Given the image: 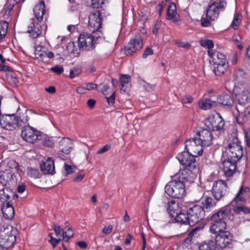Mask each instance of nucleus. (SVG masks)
I'll return each mask as SVG.
<instances>
[{
    "instance_id": "f257e3e1",
    "label": "nucleus",
    "mask_w": 250,
    "mask_h": 250,
    "mask_svg": "<svg viewBox=\"0 0 250 250\" xmlns=\"http://www.w3.org/2000/svg\"><path fill=\"white\" fill-rule=\"evenodd\" d=\"M238 138H235L233 142L229 144L223 153L222 159L232 160L238 162L243 155V148Z\"/></svg>"
},
{
    "instance_id": "f03ea898",
    "label": "nucleus",
    "mask_w": 250,
    "mask_h": 250,
    "mask_svg": "<svg viewBox=\"0 0 250 250\" xmlns=\"http://www.w3.org/2000/svg\"><path fill=\"white\" fill-rule=\"evenodd\" d=\"M16 229L11 226L1 228L0 229V250L8 249L13 245L16 240Z\"/></svg>"
},
{
    "instance_id": "7ed1b4c3",
    "label": "nucleus",
    "mask_w": 250,
    "mask_h": 250,
    "mask_svg": "<svg viewBox=\"0 0 250 250\" xmlns=\"http://www.w3.org/2000/svg\"><path fill=\"white\" fill-rule=\"evenodd\" d=\"M165 192L168 195L174 198H181L185 193V185L182 182L174 178L165 186Z\"/></svg>"
},
{
    "instance_id": "20e7f679",
    "label": "nucleus",
    "mask_w": 250,
    "mask_h": 250,
    "mask_svg": "<svg viewBox=\"0 0 250 250\" xmlns=\"http://www.w3.org/2000/svg\"><path fill=\"white\" fill-rule=\"evenodd\" d=\"M105 16V10L104 9L93 11L89 15L88 28L95 33L101 27L104 17Z\"/></svg>"
},
{
    "instance_id": "39448f33",
    "label": "nucleus",
    "mask_w": 250,
    "mask_h": 250,
    "mask_svg": "<svg viewBox=\"0 0 250 250\" xmlns=\"http://www.w3.org/2000/svg\"><path fill=\"white\" fill-rule=\"evenodd\" d=\"M95 33L90 34L83 33L81 34L78 38V43L80 49L84 50H92L95 48L96 39L100 36L96 37Z\"/></svg>"
},
{
    "instance_id": "423d86ee",
    "label": "nucleus",
    "mask_w": 250,
    "mask_h": 250,
    "mask_svg": "<svg viewBox=\"0 0 250 250\" xmlns=\"http://www.w3.org/2000/svg\"><path fill=\"white\" fill-rule=\"evenodd\" d=\"M211 192L216 201H220L229 193V188L225 181H215L213 182Z\"/></svg>"
},
{
    "instance_id": "0eeeda50",
    "label": "nucleus",
    "mask_w": 250,
    "mask_h": 250,
    "mask_svg": "<svg viewBox=\"0 0 250 250\" xmlns=\"http://www.w3.org/2000/svg\"><path fill=\"white\" fill-rule=\"evenodd\" d=\"M21 136L24 141L30 144H34L42 138L41 132L29 125L22 128Z\"/></svg>"
},
{
    "instance_id": "6e6552de",
    "label": "nucleus",
    "mask_w": 250,
    "mask_h": 250,
    "mask_svg": "<svg viewBox=\"0 0 250 250\" xmlns=\"http://www.w3.org/2000/svg\"><path fill=\"white\" fill-rule=\"evenodd\" d=\"M185 144L186 151L193 156L198 157L203 154L204 146L195 137L186 140Z\"/></svg>"
},
{
    "instance_id": "1a4fd4ad",
    "label": "nucleus",
    "mask_w": 250,
    "mask_h": 250,
    "mask_svg": "<svg viewBox=\"0 0 250 250\" xmlns=\"http://www.w3.org/2000/svg\"><path fill=\"white\" fill-rule=\"evenodd\" d=\"M0 125L4 129L13 131L19 126V118L15 114H6L0 117Z\"/></svg>"
},
{
    "instance_id": "9d476101",
    "label": "nucleus",
    "mask_w": 250,
    "mask_h": 250,
    "mask_svg": "<svg viewBox=\"0 0 250 250\" xmlns=\"http://www.w3.org/2000/svg\"><path fill=\"white\" fill-rule=\"evenodd\" d=\"M194 156L190 154L187 151L179 153L176 156L180 164L185 167V168H190L198 170L197 163Z\"/></svg>"
},
{
    "instance_id": "9b49d317",
    "label": "nucleus",
    "mask_w": 250,
    "mask_h": 250,
    "mask_svg": "<svg viewBox=\"0 0 250 250\" xmlns=\"http://www.w3.org/2000/svg\"><path fill=\"white\" fill-rule=\"evenodd\" d=\"M143 46L142 37L140 34H137L131 39L125 47V53L127 56H131L140 50Z\"/></svg>"
},
{
    "instance_id": "f8f14e48",
    "label": "nucleus",
    "mask_w": 250,
    "mask_h": 250,
    "mask_svg": "<svg viewBox=\"0 0 250 250\" xmlns=\"http://www.w3.org/2000/svg\"><path fill=\"white\" fill-rule=\"evenodd\" d=\"M188 214L189 218V225L192 226L202 220L205 213L202 206L194 205L188 210Z\"/></svg>"
},
{
    "instance_id": "ddd939ff",
    "label": "nucleus",
    "mask_w": 250,
    "mask_h": 250,
    "mask_svg": "<svg viewBox=\"0 0 250 250\" xmlns=\"http://www.w3.org/2000/svg\"><path fill=\"white\" fill-rule=\"evenodd\" d=\"M226 5L227 3L224 0L212 2L208 6L206 11V17L210 20H215L218 17L219 12L225 9Z\"/></svg>"
},
{
    "instance_id": "4468645a",
    "label": "nucleus",
    "mask_w": 250,
    "mask_h": 250,
    "mask_svg": "<svg viewBox=\"0 0 250 250\" xmlns=\"http://www.w3.org/2000/svg\"><path fill=\"white\" fill-rule=\"evenodd\" d=\"M198 170L192 169L188 168H184L183 170H180L179 173H176L173 176L177 181H180L183 184L185 185L190 179L193 178L196 176Z\"/></svg>"
},
{
    "instance_id": "2eb2a0df",
    "label": "nucleus",
    "mask_w": 250,
    "mask_h": 250,
    "mask_svg": "<svg viewBox=\"0 0 250 250\" xmlns=\"http://www.w3.org/2000/svg\"><path fill=\"white\" fill-rule=\"evenodd\" d=\"M169 210L170 214L172 217L175 218L176 222L182 225H189V218L188 214V210H182L178 212H175L174 208L171 205H169Z\"/></svg>"
},
{
    "instance_id": "dca6fc26",
    "label": "nucleus",
    "mask_w": 250,
    "mask_h": 250,
    "mask_svg": "<svg viewBox=\"0 0 250 250\" xmlns=\"http://www.w3.org/2000/svg\"><path fill=\"white\" fill-rule=\"evenodd\" d=\"M204 147L212 144V136L211 132L207 129H201L196 133L195 136Z\"/></svg>"
},
{
    "instance_id": "f3484780",
    "label": "nucleus",
    "mask_w": 250,
    "mask_h": 250,
    "mask_svg": "<svg viewBox=\"0 0 250 250\" xmlns=\"http://www.w3.org/2000/svg\"><path fill=\"white\" fill-rule=\"evenodd\" d=\"M222 170L224 175L228 178L232 177L236 171L237 162L226 159H222Z\"/></svg>"
},
{
    "instance_id": "a211bd4d",
    "label": "nucleus",
    "mask_w": 250,
    "mask_h": 250,
    "mask_svg": "<svg viewBox=\"0 0 250 250\" xmlns=\"http://www.w3.org/2000/svg\"><path fill=\"white\" fill-rule=\"evenodd\" d=\"M232 237L228 231L217 233L215 237L216 244L221 248H225L231 243Z\"/></svg>"
},
{
    "instance_id": "6ab92c4d",
    "label": "nucleus",
    "mask_w": 250,
    "mask_h": 250,
    "mask_svg": "<svg viewBox=\"0 0 250 250\" xmlns=\"http://www.w3.org/2000/svg\"><path fill=\"white\" fill-rule=\"evenodd\" d=\"M235 98L240 104H245L248 102L249 91L247 88L244 86H236L234 89Z\"/></svg>"
},
{
    "instance_id": "aec40b11",
    "label": "nucleus",
    "mask_w": 250,
    "mask_h": 250,
    "mask_svg": "<svg viewBox=\"0 0 250 250\" xmlns=\"http://www.w3.org/2000/svg\"><path fill=\"white\" fill-rule=\"evenodd\" d=\"M208 122L210 124L208 125V126L210 130L213 131H219L223 129L225 122L219 114L216 116H212L208 118Z\"/></svg>"
},
{
    "instance_id": "412c9836",
    "label": "nucleus",
    "mask_w": 250,
    "mask_h": 250,
    "mask_svg": "<svg viewBox=\"0 0 250 250\" xmlns=\"http://www.w3.org/2000/svg\"><path fill=\"white\" fill-rule=\"evenodd\" d=\"M40 169L44 174L53 175L55 173L54 161L51 158H48L44 161H42Z\"/></svg>"
},
{
    "instance_id": "4be33fe9",
    "label": "nucleus",
    "mask_w": 250,
    "mask_h": 250,
    "mask_svg": "<svg viewBox=\"0 0 250 250\" xmlns=\"http://www.w3.org/2000/svg\"><path fill=\"white\" fill-rule=\"evenodd\" d=\"M250 197V189L247 187L241 186L232 200V203L244 202Z\"/></svg>"
},
{
    "instance_id": "5701e85b",
    "label": "nucleus",
    "mask_w": 250,
    "mask_h": 250,
    "mask_svg": "<svg viewBox=\"0 0 250 250\" xmlns=\"http://www.w3.org/2000/svg\"><path fill=\"white\" fill-rule=\"evenodd\" d=\"M166 18L167 20H172L175 23L179 24L180 18L176 11V4L174 2L169 3L167 7Z\"/></svg>"
},
{
    "instance_id": "b1692460",
    "label": "nucleus",
    "mask_w": 250,
    "mask_h": 250,
    "mask_svg": "<svg viewBox=\"0 0 250 250\" xmlns=\"http://www.w3.org/2000/svg\"><path fill=\"white\" fill-rule=\"evenodd\" d=\"M28 27L27 32L30 33L33 38H38L42 33L41 25L38 22H36L35 19H31V23Z\"/></svg>"
},
{
    "instance_id": "393cba45",
    "label": "nucleus",
    "mask_w": 250,
    "mask_h": 250,
    "mask_svg": "<svg viewBox=\"0 0 250 250\" xmlns=\"http://www.w3.org/2000/svg\"><path fill=\"white\" fill-rule=\"evenodd\" d=\"M45 2L43 0H41L36 4L33 9L35 18L38 22H41L43 20V16L45 14Z\"/></svg>"
},
{
    "instance_id": "a878e982",
    "label": "nucleus",
    "mask_w": 250,
    "mask_h": 250,
    "mask_svg": "<svg viewBox=\"0 0 250 250\" xmlns=\"http://www.w3.org/2000/svg\"><path fill=\"white\" fill-rule=\"evenodd\" d=\"M3 217L6 219H11L14 215V210L12 204L10 202H4L2 208Z\"/></svg>"
},
{
    "instance_id": "bb28decb",
    "label": "nucleus",
    "mask_w": 250,
    "mask_h": 250,
    "mask_svg": "<svg viewBox=\"0 0 250 250\" xmlns=\"http://www.w3.org/2000/svg\"><path fill=\"white\" fill-rule=\"evenodd\" d=\"M208 56L212 59L213 63H227V57L219 52L214 51L213 50L208 51Z\"/></svg>"
},
{
    "instance_id": "cd10ccee",
    "label": "nucleus",
    "mask_w": 250,
    "mask_h": 250,
    "mask_svg": "<svg viewBox=\"0 0 250 250\" xmlns=\"http://www.w3.org/2000/svg\"><path fill=\"white\" fill-rule=\"evenodd\" d=\"M72 146V141L68 138H63L59 142V148L65 154L70 152Z\"/></svg>"
},
{
    "instance_id": "c85d7f7f",
    "label": "nucleus",
    "mask_w": 250,
    "mask_h": 250,
    "mask_svg": "<svg viewBox=\"0 0 250 250\" xmlns=\"http://www.w3.org/2000/svg\"><path fill=\"white\" fill-rule=\"evenodd\" d=\"M211 217L214 219L218 218L221 219L223 221H226L227 218L229 220H231L233 218V215L231 210L229 208L219 210L212 214Z\"/></svg>"
},
{
    "instance_id": "c756f323",
    "label": "nucleus",
    "mask_w": 250,
    "mask_h": 250,
    "mask_svg": "<svg viewBox=\"0 0 250 250\" xmlns=\"http://www.w3.org/2000/svg\"><path fill=\"white\" fill-rule=\"evenodd\" d=\"M217 100L219 103L229 108H230L233 105V98L229 94L223 93L219 96Z\"/></svg>"
},
{
    "instance_id": "7c9ffc66",
    "label": "nucleus",
    "mask_w": 250,
    "mask_h": 250,
    "mask_svg": "<svg viewBox=\"0 0 250 250\" xmlns=\"http://www.w3.org/2000/svg\"><path fill=\"white\" fill-rule=\"evenodd\" d=\"M212 67L215 75L221 76L227 71L228 68V63H214Z\"/></svg>"
},
{
    "instance_id": "2f4dec72",
    "label": "nucleus",
    "mask_w": 250,
    "mask_h": 250,
    "mask_svg": "<svg viewBox=\"0 0 250 250\" xmlns=\"http://www.w3.org/2000/svg\"><path fill=\"white\" fill-rule=\"evenodd\" d=\"M227 224L226 222L221 223H211L210 227V231L211 233L217 234L226 231Z\"/></svg>"
},
{
    "instance_id": "473e14b6",
    "label": "nucleus",
    "mask_w": 250,
    "mask_h": 250,
    "mask_svg": "<svg viewBox=\"0 0 250 250\" xmlns=\"http://www.w3.org/2000/svg\"><path fill=\"white\" fill-rule=\"evenodd\" d=\"M14 6V3L8 0L0 12V15L4 19H8L11 15L12 11Z\"/></svg>"
},
{
    "instance_id": "72a5a7b5",
    "label": "nucleus",
    "mask_w": 250,
    "mask_h": 250,
    "mask_svg": "<svg viewBox=\"0 0 250 250\" xmlns=\"http://www.w3.org/2000/svg\"><path fill=\"white\" fill-rule=\"evenodd\" d=\"M14 196V193L7 187L2 188L0 190V200L3 203L4 202H9L11 197Z\"/></svg>"
},
{
    "instance_id": "f704fd0d",
    "label": "nucleus",
    "mask_w": 250,
    "mask_h": 250,
    "mask_svg": "<svg viewBox=\"0 0 250 250\" xmlns=\"http://www.w3.org/2000/svg\"><path fill=\"white\" fill-rule=\"evenodd\" d=\"M0 183L5 187L10 185V182L12 179L13 174L8 170L0 172Z\"/></svg>"
},
{
    "instance_id": "c9c22d12",
    "label": "nucleus",
    "mask_w": 250,
    "mask_h": 250,
    "mask_svg": "<svg viewBox=\"0 0 250 250\" xmlns=\"http://www.w3.org/2000/svg\"><path fill=\"white\" fill-rule=\"evenodd\" d=\"M214 199H213L211 197L208 196H205L202 201V207L204 210L207 209V211H208L214 208L217 204V202Z\"/></svg>"
},
{
    "instance_id": "e433bc0d",
    "label": "nucleus",
    "mask_w": 250,
    "mask_h": 250,
    "mask_svg": "<svg viewBox=\"0 0 250 250\" xmlns=\"http://www.w3.org/2000/svg\"><path fill=\"white\" fill-rule=\"evenodd\" d=\"M201 108L207 110L211 108L212 107H215L217 103L215 101H212L210 99H205L199 103Z\"/></svg>"
},
{
    "instance_id": "4c0bfd02",
    "label": "nucleus",
    "mask_w": 250,
    "mask_h": 250,
    "mask_svg": "<svg viewBox=\"0 0 250 250\" xmlns=\"http://www.w3.org/2000/svg\"><path fill=\"white\" fill-rule=\"evenodd\" d=\"M199 250H215L216 246L212 240L204 242L199 246Z\"/></svg>"
},
{
    "instance_id": "58836bf2",
    "label": "nucleus",
    "mask_w": 250,
    "mask_h": 250,
    "mask_svg": "<svg viewBox=\"0 0 250 250\" xmlns=\"http://www.w3.org/2000/svg\"><path fill=\"white\" fill-rule=\"evenodd\" d=\"M234 79L238 83L243 82L245 79V72L241 68H238L235 70L233 74Z\"/></svg>"
},
{
    "instance_id": "ea45409f",
    "label": "nucleus",
    "mask_w": 250,
    "mask_h": 250,
    "mask_svg": "<svg viewBox=\"0 0 250 250\" xmlns=\"http://www.w3.org/2000/svg\"><path fill=\"white\" fill-rule=\"evenodd\" d=\"M73 42H69L66 46V50L68 52L72 54L74 56H77L80 54L79 50Z\"/></svg>"
},
{
    "instance_id": "a19ab883",
    "label": "nucleus",
    "mask_w": 250,
    "mask_h": 250,
    "mask_svg": "<svg viewBox=\"0 0 250 250\" xmlns=\"http://www.w3.org/2000/svg\"><path fill=\"white\" fill-rule=\"evenodd\" d=\"M233 211L236 214H240L243 213L246 214L250 215V207H247L245 206H236L234 207Z\"/></svg>"
},
{
    "instance_id": "79ce46f5",
    "label": "nucleus",
    "mask_w": 250,
    "mask_h": 250,
    "mask_svg": "<svg viewBox=\"0 0 250 250\" xmlns=\"http://www.w3.org/2000/svg\"><path fill=\"white\" fill-rule=\"evenodd\" d=\"M27 174L31 178H37L39 177L40 172L38 169L28 167Z\"/></svg>"
},
{
    "instance_id": "37998d69",
    "label": "nucleus",
    "mask_w": 250,
    "mask_h": 250,
    "mask_svg": "<svg viewBox=\"0 0 250 250\" xmlns=\"http://www.w3.org/2000/svg\"><path fill=\"white\" fill-rule=\"evenodd\" d=\"M200 45L204 47L208 48V50H212V48L214 46V43L212 41L210 40H205L200 42Z\"/></svg>"
},
{
    "instance_id": "c03bdc74",
    "label": "nucleus",
    "mask_w": 250,
    "mask_h": 250,
    "mask_svg": "<svg viewBox=\"0 0 250 250\" xmlns=\"http://www.w3.org/2000/svg\"><path fill=\"white\" fill-rule=\"evenodd\" d=\"M74 232L71 228H68L65 231H64L63 234V240L67 242L69 239L74 235Z\"/></svg>"
},
{
    "instance_id": "a18cd8bd",
    "label": "nucleus",
    "mask_w": 250,
    "mask_h": 250,
    "mask_svg": "<svg viewBox=\"0 0 250 250\" xmlns=\"http://www.w3.org/2000/svg\"><path fill=\"white\" fill-rule=\"evenodd\" d=\"M200 230L199 228L196 227L193 229L188 234V237L186 238L188 239L191 242L193 238H195L198 237L199 235V233H198V231Z\"/></svg>"
},
{
    "instance_id": "49530a36",
    "label": "nucleus",
    "mask_w": 250,
    "mask_h": 250,
    "mask_svg": "<svg viewBox=\"0 0 250 250\" xmlns=\"http://www.w3.org/2000/svg\"><path fill=\"white\" fill-rule=\"evenodd\" d=\"M200 230L199 228L196 227L193 229L188 234V237L186 238L188 239L191 242L193 238H195L198 237L199 235V233H198V231Z\"/></svg>"
},
{
    "instance_id": "de8ad7c7",
    "label": "nucleus",
    "mask_w": 250,
    "mask_h": 250,
    "mask_svg": "<svg viewBox=\"0 0 250 250\" xmlns=\"http://www.w3.org/2000/svg\"><path fill=\"white\" fill-rule=\"evenodd\" d=\"M200 230L199 228L196 227L193 229L188 234V237L186 238L188 239L191 242L193 238H195L198 237L199 235V233H198V231Z\"/></svg>"
},
{
    "instance_id": "09e8293b",
    "label": "nucleus",
    "mask_w": 250,
    "mask_h": 250,
    "mask_svg": "<svg viewBox=\"0 0 250 250\" xmlns=\"http://www.w3.org/2000/svg\"><path fill=\"white\" fill-rule=\"evenodd\" d=\"M91 6L94 9L102 8L104 2V0H91Z\"/></svg>"
},
{
    "instance_id": "8fccbe9b",
    "label": "nucleus",
    "mask_w": 250,
    "mask_h": 250,
    "mask_svg": "<svg viewBox=\"0 0 250 250\" xmlns=\"http://www.w3.org/2000/svg\"><path fill=\"white\" fill-rule=\"evenodd\" d=\"M82 73V69L79 67H75L70 70V78L73 79L76 77L78 76Z\"/></svg>"
},
{
    "instance_id": "3c124183",
    "label": "nucleus",
    "mask_w": 250,
    "mask_h": 250,
    "mask_svg": "<svg viewBox=\"0 0 250 250\" xmlns=\"http://www.w3.org/2000/svg\"><path fill=\"white\" fill-rule=\"evenodd\" d=\"M65 174H70L74 172V169L76 168V167L74 166L69 165L66 163L64 164L63 166Z\"/></svg>"
},
{
    "instance_id": "603ef678",
    "label": "nucleus",
    "mask_w": 250,
    "mask_h": 250,
    "mask_svg": "<svg viewBox=\"0 0 250 250\" xmlns=\"http://www.w3.org/2000/svg\"><path fill=\"white\" fill-rule=\"evenodd\" d=\"M54 142L52 137H45L43 141L44 146L52 147L54 146Z\"/></svg>"
},
{
    "instance_id": "864d4df0",
    "label": "nucleus",
    "mask_w": 250,
    "mask_h": 250,
    "mask_svg": "<svg viewBox=\"0 0 250 250\" xmlns=\"http://www.w3.org/2000/svg\"><path fill=\"white\" fill-rule=\"evenodd\" d=\"M50 70L51 71H52L58 75L62 74L63 72V70H64L63 67L62 66L59 65H56L54 67H51Z\"/></svg>"
},
{
    "instance_id": "5fc2aeb1",
    "label": "nucleus",
    "mask_w": 250,
    "mask_h": 250,
    "mask_svg": "<svg viewBox=\"0 0 250 250\" xmlns=\"http://www.w3.org/2000/svg\"><path fill=\"white\" fill-rule=\"evenodd\" d=\"M131 81L130 76L128 75H122L120 77V82L121 84H129Z\"/></svg>"
},
{
    "instance_id": "6e6d98bb",
    "label": "nucleus",
    "mask_w": 250,
    "mask_h": 250,
    "mask_svg": "<svg viewBox=\"0 0 250 250\" xmlns=\"http://www.w3.org/2000/svg\"><path fill=\"white\" fill-rule=\"evenodd\" d=\"M52 229L55 231L57 236H63L64 231L62 230V229H61L60 226L54 225L53 226Z\"/></svg>"
},
{
    "instance_id": "4d7b16f0",
    "label": "nucleus",
    "mask_w": 250,
    "mask_h": 250,
    "mask_svg": "<svg viewBox=\"0 0 250 250\" xmlns=\"http://www.w3.org/2000/svg\"><path fill=\"white\" fill-rule=\"evenodd\" d=\"M213 20H210L208 17H202L201 20V25L202 27H208L211 25L210 21Z\"/></svg>"
},
{
    "instance_id": "13d9d810",
    "label": "nucleus",
    "mask_w": 250,
    "mask_h": 250,
    "mask_svg": "<svg viewBox=\"0 0 250 250\" xmlns=\"http://www.w3.org/2000/svg\"><path fill=\"white\" fill-rule=\"evenodd\" d=\"M192 101L193 98L190 95H184L181 99V102L184 104H190Z\"/></svg>"
},
{
    "instance_id": "bf43d9fd",
    "label": "nucleus",
    "mask_w": 250,
    "mask_h": 250,
    "mask_svg": "<svg viewBox=\"0 0 250 250\" xmlns=\"http://www.w3.org/2000/svg\"><path fill=\"white\" fill-rule=\"evenodd\" d=\"M240 23V19L239 18L238 16H236L234 18L230 26L234 30H236L237 29Z\"/></svg>"
},
{
    "instance_id": "052dcab7",
    "label": "nucleus",
    "mask_w": 250,
    "mask_h": 250,
    "mask_svg": "<svg viewBox=\"0 0 250 250\" xmlns=\"http://www.w3.org/2000/svg\"><path fill=\"white\" fill-rule=\"evenodd\" d=\"M48 236L50 238L49 241L51 243L53 248H55L59 243L60 239L53 238L52 233H49Z\"/></svg>"
},
{
    "instance_id": "680f3d73",
    "label": "nucleus",
    "mask_w": 250,
    "mask_h": 250,
    "mask_svg": "<svg viewBox=\"0 0 250 250\" xmlns=\"http://www.w3.org/2000/svg\"><path fill=\"white\" fill-rule=\"evenodd\" d=\"M166 2L163 1L161 3H159L156 6V9L159 13V16H161L163 9L166 6Z\"/></svg>"
},
{
    "instance_id": "e2e57ef3",
    "label": "nucleus",
    "mask_w": 250,
    "mask_h": 250,
    "mask_svg": "<svg viewBox=\"0 0 250 250\" xmlns=\"http://www.w3.org/2000/svg\"><path fill=\"white\" fill-rule=\"evenodd\" d=\"M115 91H114L110 97H105L107 102L109 105H113L115 103Z\"/></svg>"
},
{
    "instance_id": "0e129e2a",
    "label": "nucleus",
    "mask_w": 250,
    "mask_h": 250,
    "mask_svg": "<svg viewBox=\"0 0 250 250\" xmlns=\"http://www.w3.org/2000/svg\"><path fill=\"white\" fill-rule=\"evenodd\" d=\"M153 54V50L149 47H147L144 50L143 58L146 59L149 55H152Z\"/></svg>"
},
{
    "instance_id": "69168bd1",
    "label": "nucleus",
    "mask_w": 250,
    "mask_h": 250,
    "mask_svg": "<svg viewBox=\"0 0 250 250\" xmlns=\"http://www.w3.org/2000/svg\"><path fill=\"white\" fill-rule=\"evenodd\" d=\"M98 85L92 83H88L85 84V89L88 90L97 89Z\"/></svg>"
},
{
    "instance_id": "338daca9",
    "label": "nucleus",
    "mask_w": 250,
    "mask_h": 250,
    "mask_svg": "<svg viewBox=\"0 0 250 250\" xmlns=\"http://www.w3.org/2000/svg\"><path fill=\"white\" fill-rule=\"evenodd\" d=\"M111 148V145L110 144H106V145L104 146L102 148H101L97 152V153L98 154H103L106 151H108Z\"/></svg>"
},
{
    "instance_id": "774afa93",
    "label": "nucleus",
    "mask_w": 250,
    "mask_h": 250,
    "mask_svg": "<svg viewBox=\"0 0 250 250\" xmlns=\"http://www.w3.org/2000/svg\"><path fill=\"white\" fill-rule=\"evenodd\" d=\"M102 92L105 95H108L110 92V87L108 84H104L101 89Z\"/></svg>"
}]
</instances>
